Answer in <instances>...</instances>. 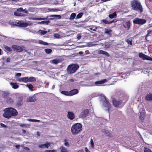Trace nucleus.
I'll use <instances>...</instances> for the list:
<instances>
[{"label":"nucleus","mask_w":152,"mask_h":152,"mask_svg":"<svg viewBox=\"0 0 152 152\" xmlns=\"http://www.w3.org/2000/svg\"><path fill=\"white\" fill-rule=\"evenodd\" d=\"M17 24V26H19L26 27L28 26L29 23H27V22H25L24 21L21 20L18 21Z\"/></svg>","instance_id":"9d476101"},{"label":"nucleus","mask_w":152,"mask_h":152,"mask_svg":"<svg viewBox=\"0 0 152 152\" xmlns=\"http://www.w3.org/2000/svg\"><path fill=\"white\" fill-rule=\"evenodd\" d=\"M44 50L45 53L47 54L50 53H51L52 51V50L50 49H45Z\"/></svg>","instance_id":"58836bf2"},{"label":"nucleus","mask_w":152,"mask_h":152,"mask_svg":"<svg viewBox=\"0 0 152 152\" xmlns=\"http://www.w3.org/2000/svg\"><path fill=\"white\" fill-rule=\"evenodd\" d=\"M50 23L49 20H45L43 21L40 22H39L38 23V24H48Z\"/></svg>","instance_id":"bb28decb"},{"label":"nucleus","mask_w":152,"mask_h":152,"mask_svg":"<svg viewBox=\"0 0 152 152\" xmlns=\"http://www.w3.org/2000/svg\"><path fill=\"white\" fill-rule=\"evenodd\" d=\"M3 111L4 113L3 114V116L4 118L9 119L11 117L9 107L4 109Z\"/></svg>","instance_id":"0eeeda50"},{"label":"nucleus","mask_w":152,"mask_h":152,"mask_svg":"<svg viewBox=\"0 0 152 152\" xmlns=\"http://www.w3.org/2000/svg\"><path fill=\"white\" fill-rule=\"evenodd\" d=\"M131 6L133 10H136L140 12L143 11L142 6L141 3L138 1L134 0L131 2Z\"/></svg>","instance_id":"f257e3e1"},{"label":"nucleus","mask_w":152,"mask_h":152,"mask_svg":"<svg viewBox=\"0 0 152 152\" xmlns=\"http://www.w3.org/2000/svg\"><path fill=\"white\" fill-rule=\"evenodd\" d=\"M126 42H127V43L130 45H132V40L130 39H127L126 40Z\"/></svg>","instance_id":"49530a36"},{"label":"nucleus","mask_w":152,"mask_h":152,"mask_svg":"<svg viewBox=\"0 0 152 152\" xmlns=\"http://www.w3.org/2000/svg\"><path fill=\"white\" fill-rule=\"evenodd\" d=\"M60 149L61 152H68V150L63 146H61Z\"/></svg>","instance_id":"c85d7f7f"},{"label":"nucleus","mask_w":152,"mask_h":152,"mask_svg":"<svg viewBox=\"0 0 152 152\" xmlns=\"http://www.w3.org/2000/svg\"><path fill=\"white\" fill-rule=\"evenodd\" d=\"M12 49L15 51L18 52H20L23 51V49L20 46L13 45L12 46Z\"/></svg>","instance_id":"f8f14e48"},{"label":"nucleus","mask_w":152,"mask_h":152,"mask_svg":"<svg viewBox=\"0 0 152 152\" xmlns=\"http://www.w3.org/2000/svg\"><path fill=\"white\" fill-rule=\"evenodd\" d=\"M145 99L147 101H152V94H149L145 98Z\"/></svg>","instance_id":"412c9836"},{"label":"nucleus","mask_w":152,"mask_h":152,"mask_svg":"<svg viewBox=\"0 0 152 152\" xmlns=\"http://www.w3.org/2000/svg\"><path fill=\"white\" fill-rule=\"evenodd\" d=\"M82 130V125L79 123L75 124L72 125L71 128V132L74 135L77 134Z\"/></svg>","instance_id":"f03ea898"},{"label":"nucleus","mask_w":152,"mask_h":152,"mask_svg":"<svg viewBox=\"0 0 152 152\" xmlns=\"http://www.w3.org/2000/svg\"><path fill=\"white\" fill-rule=\"evenodd\" d=\"M144 152H152L151 150L148 148H145Z\"/></svg>","instance_id":"5fc2aeb1"},{"label":"nucleus","mask_w":152,"mask_h":152,"mask_svg":"<svg viewBox=\"0 0 152 152\" xmlns=\"http://www.w3.org/2000/svg\"><path fill=\"white\" fill-rule=\"evenodd\" d=\"M51 16L57 18L58 19H60L61 18V16L60 15H52Z\"/></svg>","instance_id":"09e8293b"},{"label":"nucleus","mask_w":152,"mask_h":152,"mask_svg":"<svg viewBox=\"0 0 152 152\" xmlns=\"http://www.w3.org/2000/svg\"><path fill=\"white\" fill-rule=\"evenodd\" d=\"M83 13H79L76 16V19H79L82 16Z\"/></svg>","instance_id":"37998d69"},{"label":"nucleus","mask_w":152,"mask_h":152,"mask_svg":"<svg viewBox=\"0 0 152 152\" xmlns=\"http://www.w3.org/2000/svg\"><path fill=\"white\" fill-rule=\"evenodd\" d=\"M96 45V44L93 43L92 42L88 43L87 44L88 46L89 47L94 46Z\"/></svg>","instance_id":"c03bdc74"},{"label":"nucleus","mask_w":152,"mask_h":152,"mask_svg":"<svg viewBox=\"0 0 152 152\" xmlns=\"http://www.w3.org/2000/svg\"><path fill=\"white\" fill-rule=\"evenodd\" d=\"M69 93L70 96H71L77 94L78 93V91L77 89H74L69 91Z\"/></svg>","instance_id":"6ab92c4d"},{"label":"nucleus","mask_w":152,"mask_h":152,"mask_svg":"<svg viewBox=\"0 0 152 152\" xmlns=\"http://www.w3.org/2000/svg\"><path fill=\"white\" fill-rule=\"evenodd\" d=\"M113 103L114 106L117 107L119 106V105L121 104V102L115 99H113Z\"/></svg>","instance_id":"f3484780"},{"label":"nucleus","mask_w":152,"mask_h":152,"mask_svg":"<svg viewBox=\"0 0 152 152\" xmlns=\"http://www.w3.org/2000/svg\"><path fill=\"white\" fill-rule=\"evenodd\" d=\"M23 149L24 151H28L29 150V148L27 147H25L23 148Z\"/></svg>","instance_id":"6e6d98bb"},{"label":"nucleus","mask_w":152,"mask_h":152,"mask_svg":"<svg viewBox=\"0 0 152 152\" xmlns=\"http://www.w3.org/2000/svg\"><path fill=\"white\" fill-rule=\"evenodd\" d=\"M139 57L143 60H146L152 61V58L142 53H140L139 54Z\"/></svg>","instance_id":"6e6552de"},{"label":"nucleus","mask_w":152,"mask_h":152,"mask_svg":"<svg viewBox=\"0 0 152 152\" xmlns=\"http://www.w3.org/2000/svg\"><path fill=\"white\" fill-rule=\"evenodd\" d=\"M81 37V36L80 34H78L77 35V38L78 39H80Z\"/></svg>","instance_id":"13d9d810"},{"label":"nucleus","mask_w":152,"mask_h":152,"mask_svg":"<svg viewBox=\"0 0 152 152\" xmlns=\"http://www.w3.org/2000/svg\"><path fill=\"white\" fill-rule=\"evenodd\" d=\"M47 32V31H43L42 30H39L38 32V33L39 34H40L41 35H44L45 34H46Z\"/></svg>","instance_id":"c756f323"},{"label":"nucleus","mask_w":152,"mask_h":152,"mask_svg":"<svg viewBox=\"0 0 152 152\" xmlns=\"http://www.w3.org/2000/svg\"><path fill=\"white\" fill-rule=\"evenodd\" d=\"M4 47L6 50H7L9 51L10 52L12 50L10 48L7 46L6 45H4Z\"/></svg>","instance_id":"79ce46f5"},{"label":"nucleus","mask_w":152,"mask_h":152,"mask_svg":"<svg viewBox=\"0 0 152 152\" xmlns=\"http://www.w3.org/2000/svg\"><path fill=\"white\" fill-rule=\"evenodd\" d=\"M67 117L69 119L71 120L74 119L75 118L74 113L72 112H68Z\"/></svg>","instance_id":"2eb2a0df"},{"label":"nucleus","mask_w":152,"mask_h":152,"mask_svg":"<svg viewBox=\"0 0 152 152\" xmlns=\"http://www.w3.org/2000/svg\"><path fill=\"white\" fill-rule=\"evenodd\" d=\"M14 14L15 15L18 16H23L25 15L24 14L23 10L21 8L18 9L15 12Z\"/></svg>","instance_id":"423d86ee"},{"label":"nucleus","mask_w":152,"mask_h":152,"mask_svg":"<svg viewBox=\"0 0 152 152\" xmlns=\"http://www.w3.org/2000/svg\"><path fill=\"white\" fill-rule=\"evenodd\" d=\"M10 85L13 88L16 89L18 87V86L17 84V83H11Z\"/></svg>","instance_id":"393cba45"},{"label":"nucleus","mask_w":152,"mask_h":152,"mask_svg":"<svg viewBox=\"0 0 152 152\" xmlns=\"http://www.w3.org/2000/svg\"><path fill=\"white\" fill-rule=\"evenodd\" d=\"M18 81L19 82H23L24 83L28 82V77H27L18 78L17 79Z\"/></svg>","instance_id":"ddd939ff"},{"label":"nucleus","mask_w":152,"mask_h":152,"mask_svg":"<svg viewBox=\"0 0 152 152\" xmlns=\"http://www.w3.org/2000/svg\"><path fill=\"white\" fill-rule=\"evenodd\" d=\"M48 10L50 11H56L57 10H56L54 9H49Z\"/></svg>","instance_id":"680f3d73"},{"label":"nucleus","mask_w":152,"mask_h":152,"mask_svg":"<svg viewBox=\"0 0 152 152\" xmlns=\"http://www.w3.org/2000/svg\"><path fill=\"white\" fill-rule=\"evenodd\" d=\"M7 102L10 104H12L13 103V100L10 98L9 97L7 99Z\"/></svg>","instance_id":"a19ab883"},{"label":"nucleus","mask_w":152,"mask_h":152,"mask_svg":"<svg viewBox=\"0 0 152 152\" xmlns=\"http://www.w3.org/2000/svg\"><path fill=\"white\" fill-rule=\"evenodd\" d=\"M12 59V57H9L7 58L6 61L7 62H10Z\"/></svg>","instance_id":"603ef678"},{"label":"nucleus","mask_w":152,"mask_h":152,"mask_svg":"<svg viewBox=\"0 0 152 152\" xmlns=\"http://www.w3.org/2000/svg\"><path fill=\"white\" fill-rule=\"evenodd\" d=\"M22 133L23 134H25L26 132V131L24 129H22Z\"/></svg>","instance_id":"338daca9"},{"label":"nucleus","mask_w":152,"mask_h":152,"mask_svg":"<svg viewBox=\"0 0 152 152\" xmlns=\"http://www.w3.org/2000/svg\"><path fill=\"white\" fill-rule=\"evenodd\" d=\"M111 31V29L107 28L105 29L104 31V33L108 34H109Z\"/></svg>","instance_id":"473e14b6"},{"label":"nucleus","mask_w":152,"mask_h":152,"mask_svg":"<svg viewBox=\"0 0 152 152\" xmlns=\"http://www.w3.org/2000/svg\"><path fill=\"white\" fill-rule=\"evenodd\" d=\"M76 14L75 13H72L70 15L69 19L71 20L73 19L76 16Z\"/></svg>","instance_id":"c9c22d12"},{"label":"nucleus","mask_w":152,"mask_h":152,"mask_svg":"<svg viewBox=\"0 0 152 152\" xmlns=\"http://www.w3.org/2000/svg\"><path fill=\"white\" fill-rule=\"evenodd\" d=\"M79 67V66L77 64L70 65L67 68V72L70 74L74 73L75 72Z\"/></svg>","instance_id":"20e7f679"},{"label":"nucleus","mask_w":152,"mask_h":152,"mask_svg":"<svg viewBox=\"0 0 152 152\" xmlns=\"http://www.w3.org/2000/svg\"><path fill=\"white\" fill-rule=\"evenodd\" d=\"M88 112L89 110H85L81 113L80 115V117L82 118H84L87 116Z\"/></svg>","instance_id":"9b49d317"},{"label":"nucleus","mask_w":152,"mask_h":152,"mask_svg":"<svg viewBox=\"0 0 152 152\" xmlns=\"http://www.w3.org/2000/svg\"><path fill=\"white\" fill-rule=\"evenodd\" d=\"M61 93L65 95L70 96L69 91H62L61 92Z\"/></svg>","instance_id":"a878e982"},{"label":"nucleus","mask_w":152,"mask_h":152,"mask_svg":"<svg viewBox=\"0 0 152 152\" xmlns=\"http://www.w3.org/2000/svg\"><path fill=\"white\" fill-rule=\"evenodd\" d=\"M36 100L35 96H33L31 97H29L27 101L28 102H33Z\"/></svg>","instance_id":"4be33fe9"},{"label":"nucleus","mask_w":152,"mask_h":152,"mask_svg":"<svg viewBox=\"0 0 152 152\" xmlns=\"http://www.w3.org/2000/svg\"><path fill=\"white\" fill-rule=\"evenodd\" d=\"M98 53L104 55L105 56H109V54L107 52L101 50H99L98 51Z\"/></svg>","instance_id":"b1692460"},{"label":"nucleus","mask_w":152,"mask_h":152,"mask_svg":"<svg viewBox=\"0 0 152 152\" xmlns=\"http://www.w3.org/2000/svg\"><path fill=\"white\" fill-rule=\"evenodd\" d=\"M20 126L23 128H26L28 127L30 125L28 124H20Z\"/></svg>","instance_id":"ea45409f"},{"label":"nucleus","mask_w":152,"mask_h":152,"mask_svg":"<svg viewBox=\"0 0 152 152\" xmlns=\"http://www.w3.org/2000/svg\"><path fill=\"white\" fill-rule=\"evenodd\" d=\"M90 142H91V148H94V142H93V140H92V139H91V140Z\"/></svg>","instance_id":"864d4df0"},{"label":"nucleus","mask_w":152,"mask_h":152,"mask_svg":"<svg viewBox=\"0 0 152 152\" xmlns=\"http://www.w3.org/2000/svg\"><path fill=\"white\" fill-rule=\"evenodd\" d=\"M35 10V8L32 7H29L28 9V11L31 12H34Z\"/></svg>","instance_id":"72a5a7b5"},{"label":"nucleus","mask_w":152,"mask_h":152,"mask_svg":"<svg viewBox=\"0 0 152 152\" xmlns=\"http://www.w3.org/2000/svg\"><path fill=\"white\" fill-rule=\"evenodd\" d=\"M54 36L55 37L57 38H61V36L58 34H54Z\"/></svg>","instance_id":"de8ad7c7"},{"label":"nucleus","mask_w":152,"mask_h":152,"mask_svg":"<svg viewBox=\"0 0 152 152\" xmlns=\"http://www.w3.org/2000/svg\"><path fill=\"white\" fill-rule=\"evenodd\" d=\"M102 22L104 23L105 24H109L111 23H113V22L114 20H113L112 21H108L106 20H102Z\"/></svg>","instance_id":"f704fd0d"},{"label":"nucleus","mask_w":152,"mask_h":152,"mask_svg":"<svg viewBox=\"0 0 152 152\" xmlns=\"http://www.w3.org/2000/svg\"><path fill=\"white\" fill-rule=\"evenodd\" d=\"M100 98L102 99V101L103 102V104L104 109L105 110H109L110 108L111 105L108 102L105 96L104 95L102 94Z\"/></svg>","instance_id":"7ed1b4c3"},{"label":"nucleus","mask_w":152,"mask_h":152,"mask_svg":"<svg viewBox=\"0 0 152 152\" xmlns=\"http://www.w3.org/2000/svg\"><path fill=\"white\" fill-rule=\"evenodd\" d=\"M85 151L86 152H90V151L88 150V149L87 148H85Z\"/></svg>","instance_id":"0e129e2a"},{"label":"nucleus","mask_w":152,"mask_h":152,"mask_svg":"<svg viewBox=\"0 0 152 152\" xmlns=\"http://www.w3.org/2000/svg\"><path fill=\"white\" fill-rule=\"evenodd\" d=\"M59 62L60 60L59 59H55L50 61V63L55 64H57Z\"/></svg>","instance_id":"5701e85b"},{"label":"nucleus","mask_w":152,"mask_h":152,"mask_svg":"<svg viewBox=\"0 0 152 152\" xmlns=\"http://www.w3.org/2000/svg\"><path fill=\"white\" fill-rule=\"evenodd\" d=\"M44 152H57V151L56 150H48L45 151Z\"/></svg>","instance_id":"a18cd8bd"},{"label":"nucleus","mask_w":152,"mask_h":152,"mask_svg":"<svg viewBox=\"0 0 152 152\" xmlns=\"http://www.w3.org/2000/svg\"><path fill=\"white\" fill-rule=\"evenodd\" d=\"M21 75V74L20 73H17L16 75V76L20 77Z\"/></svg>","instance_id":"bf43d9fd"},{"label":"nucleus","mask_w":152,"mask_h":152,"mask_svg":"<svg viewBox=\"0 0 152 152\" xmlns=\"http://www.w3.org/2000/svg\"><path fill=\"white\" fill-rule=\"evenodd\" d=\"M133 22L135 24L142 25L146 23V20L144 19L136 18L134 19Z\"/></svg>","instance_id":"39448f33"},{"label":"nucleus","mask_w":152,"mask_h":152,"mask_svg":"<svg viewBox=\"0 0 152 152\" xmlns=\"http://www.w3.org/2000/svg\"><path fill=\"white\" fill-rule=\"evenodd\" d=\"M38 42L40 44H42L44 45H48V43L43 41L41 40H39L38 41Z\"/></svg>","instance_id":"2f4dec72"},{"label":"nucleus","mask_w":152,"mask_h":152,"mask_svg":"<svg viewBox=\"0 0 152 152\" xmlns=\"http://www.w3.org/2000/svg\"><path fill=\"white\" fill-rule=\"evenodd\" d=\"M27 23H29L28 26H31L32 25V23L30 22V21H27Z\"/></svg>","instance_id":"e2e57ef3"},{"label":"nucleus","mask_w":152,"mask_h":152,"mask_svg":"<svg viewBox=\"0 0 152 152\" xmlns=\"http://www.w3.org/2000/svg\"><path fill=\"white\" fill-rule=\"evenodd\" d=\"M103 83H104V82L102 81V80L96 81L95 83V84L96 85H98Z\"/></svg>","instance_id":"8fccbe9b"},{"label":"nucleus","mask_w":152,"mask_h":152,"mask_svg":"<svg viewBox=\"0 0 152 152\" xmlns=\"http://www.w3.org/2000/svg\"><path fill=\"white\" fill-rule=\"evenodd\" d=\"M11 117L17 115L18 113L16 109L12 107H9Z\"/></svg>","instance_id":"1a4fd4ad"},{"label":"nucleus","mask_w":152,"mask_h":152,"mask_svg":"<svg viewBox=\"0 0 152 152\" xmlns=\"http://www.w3.org/2000/svg\"><path fill=\"white\" fill-rule=\"evenodd\" d=\"M36 80V78L34 77H31L29 78L28 77V82H34Z\"/></svg>","instance_id":"cd10ccee"},{"label":"nucleus","mask_w":152,"mask_h":152,"mask_svg":"<svg viewBox=\"0 0 152 152\" xmlns=\"http://www.w3.org/2000/svg\"><path fill=\"white\" fill-rule=\"evenodd\" d=\"M64 141L65 142L64 143V145L66 146L69 147V144L68 142L67 141V140H64Z\"/></svg>","instance_id":"3c124183"},{"label":"nucleus","mask_w":152,"mask_h":152,"mask_svg":"<svg viewBox=\"0 0 152 152\" xmlns=\"http://www.w3.org/2000/svg\"><path fill=\"white\" fill-rule=\"evenodd\" d=\"M0 125L2 127L4 128H6L7 127L6 125H5L4 124L2 123H1L0 124Z\"/></svg>","instance_id":"052dcab7"},{"label":"nucleus","mask_w":152,"mask_h":152,"mask_svg":"<svg viewBox=\"0 0 152 152\" xmlns=\"http://www.w3.org/2000/svg\"><path fill=\"white\" fill-rule=\"evenodd\" d=\"M145 110L142 109H141L140 110V119L141 120H143L144 119L145 115Z\"/></svg>","instance_id":"dca6fc26"},{"label":"nucleus","mask_w":152,"mask_h":152,"mask_svg":"<svg viewBox=\"0 0 152 152\" xmlns=\"http://www.w3.org/2000/svg\"><path fill=\"white\" fill-rule=\"evenodd\" d=\"M20 146L19 145H17L15 146L16 148L18 149H19Z\"/></svg>","instance_id":"69168bd1"},{"label":"nucleus","mask_w":152,"mask_h":152,"mask_svg":"<svg viewBox=\"0 0 152 152\" xmlns=\"http://www.w3.org/2000/svg\"><path fill=\"white\" fill-rule=\"evenodd\" d=\"M26 87H27L29 90L31 91H33V86L31 84H27L26 86Z\"/></svg>","instance_id":"e433bc0d"},{"label":"nucleus","mask_w":152,"mask_h":152,"mask_svg":"<svg viewBox=\"0 0 152 152\" xmlns=\"http://www.w3.org/2000/svg\"><path fill=\"white\" fill-rule=\"evenodd\" d=\"M77 152H84V151L83 150H80L78 151H77Z\"/></svg>","instance_id":"774afa93"},{"label":"nucleus","mask_w":152,"mask_h":152,"mask_svg":"<svg viewBox=\"0 0 152 152\" xmlns=\"http://www.w3.org/2000/svg\"><path fill=\"white\" fill-rule=\"evenodd\" d=\"M47 18H37V20H44L46 19Z\"/></svg>","instance_id":"4d7b16f0"},{"label":"nucleus","mask_w":152,"mask_h":152,"mask_svg":"<svg viewBox=\"0 0 152 152\" xmlns=\"http://www.w3.org/2000/svg\"><path fill=\"white\" fill-rule=\"evenodd\" d=\"M102 132L106 134L107 136L109 137H111L112 136L110 132L107 130L103 129L102 130Z\"/></svg>","instance_id":"aec40b11"},{"label":"nucleus","mask_w":152,"mask_h":152,"mask_svg":"<svg viewBox=\"0 0 152 152\" xmlns=\"http://www.w3.org/2000/svg\"><path fill=\"white\" fill-rule=\"evenodd\" d=\"M116 16V14L115 12L113 13L112 14L109 15V17L111 18H114Z\"/></svg>","instance_id":"4c0bfd02"},{"label":"nucleus","mask_w":152,"mask_h":152,"mask_svg":"<svg viewBox=\"0 0 152 152\" xmlns=\"http://www.w3.org/2000/svg\"><path fill=\"white\" fill-rule=\"evenodd\" d=\"M131 23L130 22L127 21L123 24L124 27L127 30H129L130 27Z\"/></svg>","instance_id":"4468645a"},{"label":"nucleus","mask_w":152,"mask_h":152,"mask_svg":"<svg viewBox=\"0 0 152 152\" xmlns=\"http://www.w3.org/2000/svg\"><path fill=\"white\" fill-rule=\"evenodd\" d=\"M50 145V143L47 142L45 144L39 145L38 147L39 148H43L45 147L47 148H48L49 146Z\"/></svg>","instance_id":"a211bd4d"},{"label":"nucleus","mask_w":152,"mask_h":152,"mask_svg":"<svg viewBox=\"0 0 152 152\" xmlns=\"http://www.w3.org/2000/svg\"><path fill=\"white\" fill-rule=\"evenodd\" d=\"M27 121H29L31 122H40V121L39 120H37V119H27Z\"/></svg>","instance_id":"7c9ffc66"}]
</instances>
